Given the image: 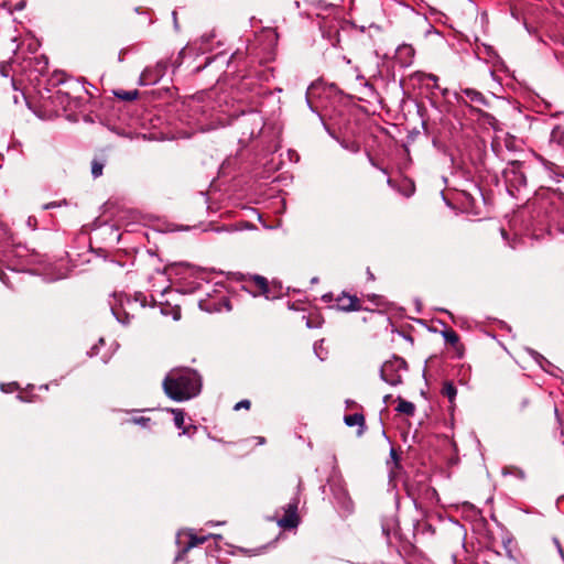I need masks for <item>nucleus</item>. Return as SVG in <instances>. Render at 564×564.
Here are the masks:
<instances>
[{
    "mask_svg": "<svg viewBox=\"0 0 564 564\" xmlns=\"http://www.w3.org/2000/svg\"><path fill=\"white\" fill-rule=\"evenodd\" d=\"M200 387L199 375L188 368L171 370L163 381L166 395L177 402L196 397L200 392Z\"/></svg>",
    "mask_w": 564,
    "mask_h": 564,
    "instance_id": "1",
    "label": "nucleus"
},
{
    "mask_svg": "<svg viewBox=\"0 0 564 564\" xmlns=\"http://www.w3.org/2000/svg\"><path fill=\"white\" fill-rule=\"evenodd\" d=\"M402 369H405V362L401 358H394L393 360L386 361L381 367V378L390 386H397L402 381V376L400 373Z\"/></svg>",
    "mask_w": 564,
    "mask_h": 564,
    "instance_id": "2",
    "label": "nucleus"
},
{
    "mask_svg": "<svg viewBox=\"0 0 564 564\" xmlns=\"http://www.w3.org/2000/svg\"><path fill=\"white\" fill-rule=\"evenodd\" d=\"M297 503H289L285 509V514L278 521V524L285 529H293L299 524L297 518Z\"/></svg>",
    "mask_w": 564,
    "mask_h": 564,
    "instance_id": "3",
    "label": "nucleus"
},
{
    "mask_svg": "<svg viewBox=\"0 0 564 564\" xmlns=\"http://www.w3.org/2000/svg\"><path fill=\"white\" fill-rule=\"evenodd\" d=\"M414 54L412 45L402 44L397 48L395 59L402 67H408L413 63Z\"/></svg>",
    "mask_w": 564,
    "mask_h": 564,
    "instance_id": "4",
    "label": "nucleus"
},
{
    "mask_svg": "<svg viewBox=\"0 0 564 564\" xmlns=\"http://www.w3.org/2000/svg\"><path fill=\"white\" fill-rule=\"evenodd\" d=\"M336 303L338 308L345 312L359 311L361 308L360 301L357 296L345 293L337 297Z\"/></svg>",
    "mask_w": 564,
    "mask_h": 564,
    "instance_id": "5",
    "label": "nucleus"
},
{
    "mask_svg": "<svg viewBox=\"0 0 564 564\" xmlns=\"http://www.w3.org/2000/svg\"><path fill=\"white\" fill-rule=\"evenodd\" d=\"M462 93L475 105H478V106L487 105V100L484 97V95L475 89L466 88V89H463Z\"/></svg>",
    "mask_w": 564,
    "mask_h": 564,
    "instance_id": "6",
    "label": "nucleus"
},
{
    "mask_svg": "<svg viewBox=\"0 0 564 564\" xmlns=\"http://www.w3.org/2000/svg\"><path fill=\"white\" fill-rule=\"evenodd\" d=\"M210 535H204V536H197L196 534H194L193 532H189L188 533V543L186 544V546L183 549L182 553H186L188 550L199 545V544H203L205 541H207V539L209 538Z\"/></svg>",
    "mask_w": 564,
    "mask_h": 564,
    "instance_id": "7",
    "label": "nucleus"
},
{
    "mask_svg": "<svg viewBox=\"0 0 564 564\" xmlns=\"http://www.w3.org/2000/svg\"><path fill=\"white\" fill-rule=\"evenodd\" d=\"M397 411L405 415L412 416L415 412V405L410 401L399 399Z\"/></svg>",
    "mask_w": 564,
    "mask_h": 564,
    "instance_id": "8",
    "label": "nucleus"
},
{
    "mask_svg": "<svg viewBox=\"0 0 564 564\" xmlns=\"http://www.w3.org/2000/svg\"><path fill=\"white\" fill-rule=\"evenodd\" d=\"M345 423L348 426H356V425H358V426L362 427L365 425V417L360 413H354V414L345 416Z\"/></svg>",
    "mask_w": 564,
    "mask_h": 564,
    "instance_id": "9",
    "label": "nucleus"
},
{
    "mask_svg": "<svg viewBox=\"0 0 564 564\" xmlns=\"http://www.w3.org/2000/svg\"><path fill=\"white\" fill-rule=\"evenodd\" d=\"M442 393H443V395L447 397L449 402H453L455 400L456 394H457V390H456L455 386L452 382H445L444 387H443V390H442Z\"/></svg>",
    "mask_w": 564,
    "mask_h": 564,
    "instance_id": "10",
    "label": "nucleus"
},
{
    "mask_svg": "<svg viewBox=\"0 0 564 564\" xmlns=\"http://www.w3.org/2000/svg\"><path fill=\"white\" fill-rule=\"evenodd\" d=\"M502 475L503 476H508V475H511V476H516L520 479H524L525 478V474L524 471L519 468V467H516V466H507L502 469Z\"/></svg>",
    "mask_w": 564,
    "mask_h": 564,
    "instance_id": "11",
    "label": "nucleus"
},
{
    "mask_svg": "<svg viewBox=\"0 0 564 564\" xmlns=\"http://www.w3.org/2000/svg\"><path fill=\"white\" fill-rule=\"evenodd\" d=\"M119 99L131 101L138 97V90H120L116 93Z\"/></svg>",
    "mask_w": 564,
    "mask_h": 564,
    "instance_id": "12",
    "label": "nucleus"
},
{
    "mask_svg": "<svg viewBox=\"0 0 564 564\" xmlns=\"http://www.w3.org/2000/svg\"><path fill=\"white\" fill-rule=\"evenodd\" d=\"M551 141L556 143H564V131L560 127H556L552 130Z\"/></svg>",
    "mask_w": 564,
    "mask_h": 564,
    "instance_id": "13",
    "label": "nucleus"
},
{
    "mask_svg": "<svg viewBox=\"0 0 564 564\" xmlns=\"http://www.w3.org/2000/svg\"><path fill=\"white\" fill-rule=\"evenodd\" d=\"M172 413L174 414V423L177 429H183L184 425V413L180 409H173Z\"/></svg>",
    "mask_w": 564,
    "mask_h": 564,
    "instance_id": "14",
    "label": "nucleus"
},
{
    "mask_svg": "<svg viewBox=\"0 0 564 564\" xmlns=\"http://www.w3.org/2000/svg\"><path fill=\"white\" fill-rule=\"evenodd\" d=\"M443 337L445 339L446 343H449L452 345H456L458 343V335L456 334V332L449 329V330H445L443 332Z\"/></svg>",
    "mask_w": 564,
    "mask_h": 564,
    "instance_id": "15",
    "label": "nucleus"
},
{
    "mask_svg": "<svg viewBox=\"0 0 564 564\" xmlns=\"http://www.w3.org/2000/svg\"><path fill=\"white\" fill-rule=\"evenodd\" d=\"M254 284L260 289L262 293L268 292V282L267 279L260 275L253 276Z\"/></svg>",
    "mask_w": 564,
    "mask_h": 564,
    "instance_id": "16",
    "label": "nucleus"
},
{
    "mask_svg": "<svg viewBox=\"0 0 564 564\" xmlns=\"http://www.w3.org/2000/svg\"><path fill=\"white\" fill-rule=\"evenodd\" d=\"M102 169H104V164L98 162V161H94L93 164H91V174L94 177H99L101 174H102Z\"/></svg>",
    "mask_w": 564,
    "mask_h": 564,
    "instance_id": "17",
    "label": "nucleus"
},
{
    "mask_svg": "<svg viewBox=\"0 0 564 564\" xmlns=\"http://www.w3.org/2000/svg\"><path fill=\"white\" fill-rule=\"evenodd\" d=\"M214 37V33L213 32H209V33H206L204 35L200 36V50H205V44L209 43L212 41V39Z\"/></svg>",
    "mask_w": 564,
    "mask_h": 564,
    "instance_id": "18",
    "label": "nucleus"
},
{
    "mask_svg": "<svg viewBox=\"0 0 564 564\" xmlns=\"http://www.w3.org/2000/svg\"><path fill=\"white\" fill-rule=\"evenodd\" d=\"M250 408V401L249 400H242L240 402H238L236 405H235V410L238 411L240 409H249Z\"/></svg>",
    "mask_w": 564,
    "mask_h": 564,
    "instance_id": "19",
    "label": "nucleus"
},
{
    "mask_svg": "<svg viewBox=\"0 0 564 564\" xmlns=\"http://www.w3.org/2000/svg\"><path fill=\"white\" fill-rule=\"evenodd\" d=\"M553 542H554V544H555V546H556V549H557V551H558L560 555H561V556H562V558L564 560V552H563V549H562V546H561V544H560V541H558L557 539H553Z\"/></svg>",
    "mask_w": 564,
    "mask_h": 564,
    "instance_id": "20",
    "label": "nucleus"
},
{
    "mask_svg": "<svg viewBox=\"0 0 564 564\" xmlns=\"http://www.w3.org/2000/svg\"><path fill=\"white\" fill-rule=\"evenodd\" d=\"M424 77L429 80H432L434 83V86L436 87V83L438 80V77L434 74H426Z\"/></svg>",
    "mask_w": 564,
    "mask_h": 564,
    "instance_id": "21",
    "label": "nucleus"
},
{
    "mask_svg": "<svg viewBox=\"0 0 564 564\" xmlns=\"http://www.w3.org/2000/svg\"><path fill=\"white\" fill-rule=\"evenodd\" d=\"M257 441H258V444H260V445L264 444V442H265L264 437H262V436H258Z\"/></svg>",
    "mask_w": 564,
    "mask_h": 564,
    "instance_id": "22",
    "label": "nucleus"
},
{
    "mask_svg": "<svg viewBox=\"0 0 564 564\" xmlns=\"http://www.w3.org/2000/svg\"><path fill=\"white\" fill-rule=\"evenodd\" d=\"M147 421H149V419L141 417L140 420H137L135 422H138V423H144V422H147Z\"/></svg>",
    "mask_w": 564,
    "mask_h": 564,
    "instance_id": "23",
    "label": "nucleus"
},
{
    "mask_svg": "<svg viewBox=\"0 0 564 564\" xmlns=\"http://www.w3.org/2000/svg\"><path fill=\"white\" fill-rule=\"evenodd\" d=\"M0 280H2V281L4 282V279H3V276H2V273H0Z\"/></svg>",
    "mask_w": 564,
    "mask_h": 564,
    "instance_id": "24",
    "label": "nucleus"
}]
</instances>
